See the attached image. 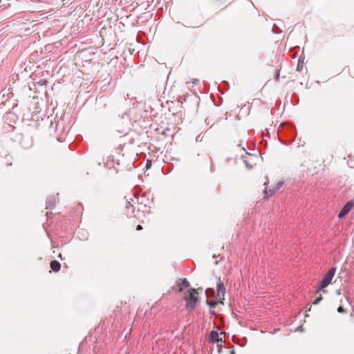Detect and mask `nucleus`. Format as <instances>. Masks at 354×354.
I'll return each instance as SVG.
<instances>
[{
	"mask_svg": "<svg viewBox=\"0 0 354 354\" xmlns=\"http://www.w3.org/2000/svg\"><path fill=\"white\" fill-rule=\"evenodd\" d=\"M335 272L336 268L335 267H332L328 270L324 278L322 279L319 287L315 292L316 295L319 294L322 289L325 288L330 283L331 280L335 274Z\"/></svg>",
	"mask_w": 354,
	"mask_h": 354,
	"instance_id": "f257e3e1",
	"label": "nucleus"
},
{
	"mask_svg": "<svg viewBox=\"0 0 354 354\" xmlns=\"http://www.w3.org/2000/svg\"><path fill=\"white\" fill-rule=\"evenodd\" d=\"M188 295L185 297L186 301V308L189 311L194 310L198 302V298L192 292H188Z\"/></svg>",
	"mask_w": 354,
	"mask_h": 354,
	"instance_id": "f03ea898",
	"label": "nucleus"
},
{
	"mask_svg": "<svg viewBox=\"0 0 354 354\" xmlns=\"http://www.w3.org/2000/svg\"><path fill=\"white\" fill-rule=\"evenodd\" d=\"M217 295L216 299L221 302L223 299H224V296L225 293V288L224 287L223 283L218 279V281L216 285Z\"/></svg>",
	"mask_w": 354,
	"mask_h": 354,
	"instance_id": "7ed1b4c3",
	"label": "nucleus"
},
{
	"mask_svg": "<svg viewBox=\"0 0 354 354\" xmlns=\"http://www.w3.org/2000/svg\"><path fill=\"white\" fill-rule=\"evenodd\" d=\"M353 205L354 203L352 201L347 202L339 212L338 218H342L344 217L350 212Z\"/></svg>",
	"mask_w": 354,
	"mask_h": 354,
	"instance_id": "20e7f679",
	"label": "nucleus"
},
{
	"mask_svg": "<svg viewBox=\"0 0 354 354\" xmlns=\"http://www.w3.org/2000/svg\"><path fill=\"white\" fill-rule=\"evenodd\" d=\"M183 286H184L185 288H189L190 286L189 282L185 278L180 279L177 281L176 291V292H181V291H183V288H182Z\"/></svg>",
	"mask_w": 354,
	"mask_h": 354,
	"instance_id": "39448f33",
	"label": "nucleus"
},
{
	"mask_svg": "<svg viewBox=\"0 0 354 354\" xmlns=\"http://www.w3.org/2000/svg\"><path fill=\"white\" fill-rule=\"evenodd\" d=\"M209 341L212 343H218L222 342V338L220 337L217 331L212 330L209 333Z\"/></svg>",
	"mask_w": 354,
	"mask_h": 354,
	"instance_id": "423d86ee",
	"label": "nucleus"
},
{
	"mask_svg": "<svg viewBox=\"0 0 354 354\" xmlns=\"http://www.w3.org/2000/svg\"><path fill=\"white\" fill-rule=\"evenodd\" d=\"M283 182L278 183L272 189H270L269 190L267 189V188H265L264 193L265 194H268L269 193V195L267 196H270L273 195L274 193H276L277 191H278L283 185Z\"/></svg>",
	"mask_w": 354,
	"mask_h": 354,
	"instance_id": "0eeeda50",
	"label": "nucleus"
},
{
	"mask_svg": "<svg viewBox=\"0 0 354 354\" xmlns=\"http://www.w3.org/2000/svg\"><path fill=\"white\" fill-rule=\"evenodd\" d=\"M50 268L55 271L57 272L61 268V264L56 260H53L50 263Z\"/></svg>",
	"mask_w": 354,
	"mask_h": 354,
	"instance_id": "6e6552de",
	"label": "nucleus"
},
{
	"mask_svg": "<svg viewBox=\"0 0 354 354\" xmlns=\"http://www.w3.org/2000/svg\"><path fill=\"white\" fill-rule=\"evenodd\" d=\"M55 205V198L53 196L48 198L46 201V209L52 208Z\"/></svg>",
	"mask_w": 354,
	"mask_h": 354,
	"instance_id": "1a4fd4ad",
	"label": "nucleus"
},
{
	"mask_svg": "<svg viewBox=\"0 0 354 354\" xmlns=\"http://www.w3.org/2000/svg\"><path fill=\"white\" fill-rule=\"evenodd\" d=\"M188 292L194 293L197 297V295L202 293L203 288H198L196 289V288H190L189 290H188Z\"/></svg>",
	"mask_w": 354,
	"mask_h": 354,
	"instance_id": "9d476101",
	"label": "nucleus"
},
{
	"mask_svg": "<svg viewBox=\"0 0 354 354\" xmlns=\"http://www.w3.org/2000/svg\"><path fill=\"white\" fill-rule=\"evenodd\" d=\"M214 293H215L214 290L211 288H208L205 290V294L207 295V297L214 296Z\"/></svg>",
	"mask_w": 354,
	"mask_h": 354,
	"instance_id": "9b49d317",
	"label": "nucleus"
},
{
	"mask_svg": "<svg viewBox=\"0 0 354 354\" xmlns=\"http://www.w3.org/2000/svg\"><path fill=\"white\" fill-rule=\"evenodd\" d=\"M206 304L210 308H214L217 304V301H216L215 300H207Z\"/></svg>",
	"mask_w": 354,
	"mask_h": 354,
	"instance_id": "f8f14e48",
	"label": "nucleus"
},
{
	"mask_svg": "<svg viewBox=\"0 0 354 354\" xmlns=\"http://www.w3.org/2000/svg\"><path fill=\"white\" fill-rule=\"evenodd\" d=\"M323 297L322 296V295H319L315 300L313 302V304L314 305H317L322 300Z\"/></svg>",
	"mask_w": 354,
	"mask_h": 354,
	"instance_id": "ddd939ff",
	"label": "nucleus"
},
{
	"mask_svg": "<svg viewBox=\"0 0 354 354\" xmlns=\"http://www.w3.org/2000/svg\"><path fill=\"white\" fill-rule=\"evenodd\" d=\"M348 165L350 167L354 168V158H352L351 157H349V160H348Z\"/></svg>",
	"mask_w": 354,
	"mask_h": 354,
	"instance_id": "4468645a",
	"label": "nucleus"
},
{
	"mask_svg": "<svg viewBox=\"0 0 354 354\" xmlns=\"http://www.w3.org/2000/svg\"><path fill=\"white\" fill-rule=\"evenodd\" d=\"M337 312L339 313H343L346 312V310L342 306H339L337 308Z\"/></svg>",
	"mask_w": 354,
	"mask_h": 354,
	"instance_id": "2eb2a0df",
	"label": "nucleus"
},
{
	"mask_svg": "<svg viewBox=\"0 0 354 354\" xmlns=\"http://www.w3.org/2000/svg\"><path fill=\"white\" fill-rule=\"evenodd\" d=\"M151 165H152L151 161L149 160H147V163H146L147 169H149L151 167Z\"/></svg>",
	"mask_w": 354,
	"mask_h": 354,
	"instance_id": "dca6fc26",
	"label": "nucleus"
},
{
	"mask_svg": "<svg viewBox=\"0 0 354 354\" xmlns=\"http://www.w3.org/2000/svg\"><path fill=\"white\" fill-rule=\"evenodd\" d=\"M142 229V225H138L136 227V230H141Z\"/></svg>",
	"mask_w": 354,
	"mask_h": 354,
	"instance_id": "f3484780",
	"label": "nucleus"
},
{
	"mask_svg": "<svg viewBox=\"0 0 354 354\" xmlns=\"http://www.w3.org/2000/svg\"><path fill=\"white\" fill-rule=\"evenodd\" d=\"M300 59H301V57H299V62H300ZM300 67H301V65H300V64H299V63H298V64H297V70H298V71H299V70H301V69H300Z\"/></svg>",
	"mask_w": 354,
	"mask_h": 354,
	"instance_id": "a211bd4d",
	"label": "nucleus"
},
{
	"mask_svg": "<svg viewBox=\"0 0 354 354\" xmlns=\"http://www.w3.org/2000/svg\"><path fill=\"white\" fill-rule=\"evenodd\" d=\"M80 232L84 233V231H82V230H77V231H76V233H77V234H79Z\"/></svg>",
	"mask_w": 354,
	"mask_h": 354,
	"instance_id": "6ab92c4d",
	"label": "nucleus"
},
{
	"mask_svg": "<svg viewBox=\"0 0 354 354\" xmlns=\"http://www.w3.org/2000/svg\"><path fill=\"white\" fill-rule=\"evenodd\" d=\"M244 162H245V165H246L247 167H249V165H248V162H247V161L244 160Z\"/></svg>",
	"mask_w": 354,
	"mask_h": 354,
	"instance_id": "aec40b11",
	"label": "nucleus"
},
{
	"mask_svg": "<svg viewBox=\"0 0 354 354\" xmlns=\"http://www.w3.org/2000/svg\"><path fill=\"white\" fill-rule=\"evenodd\" d=\"M230 354H235L234 351H232L230 352Z\"/></svg>",
	"mask_w": 354,
	"mask_h": 354,
	"instance_id": "412c9836",
	"label": "nucleus"
},
{
	"mask_svg": "<svg viewBox=\"0 0 354 354\" xmlns=\"http://www.w3.org/2000/svg\"><path fill=\"white\" fill-rule=\"evenodd\" d=\"M196 82H198V80H196V81L194 82V84H196Z\"/></svg>",
	"mask_w": 354,
	"mask_h": 354,
	"instance_id": "4be33fe9",
	"label": "nucleus"
},
{
	"mask_svg": "<svg viewBox=\"0 0 354 354\" xmlns=\"http://www.w3.org/2000/svg\"><path fill=\"white\" fill-rule=\"evenodd\" d=\"M196 82H198V80H196V81L194 82V84H196Z\"/></svg>",
	"mask_w": 354,
	"mask_h": 354,
	"instance_id": "5701e85b",
	"label": "nucleus"
},
{
	"mask_svg": "<svg viewBox=\"0 0 354 354\" xmlns=\"http://www.w3.org/2000/svg\"><path fill=\"white\" fill-rule=\"evenodd\" d=\"M196 82H198V80H196V81L194 82V84H196Z\"/></svg>",
	"mask_w": 354,
	"mask_h": 354,
	"instance_id": "b1692460",
	"label": "nucleus"
},
{
	"mask_svg": "<svg viewBox=\"0 0 354 354\" xmlns=\"http://www.w3.org/2000/svg\"><path fill=\"white\" fill-rule=\"evenodd\" d=\"M59 257L61 259H62V254H61L59 255Z\"/></svg>",
	"mask_w": 354,
	"mask_h": 354,
	"instance_id": "393cba45",
	"label": "nucleus"
},
{
	"mask_svg": "<svg viewBox=\"0 0 354 354\" xmlns=\"http://www.w3.org/2000/svg\"><path fill=\"white\" fill-rule=\"evenodd\" d=\"M12 165L11 163H8V164H7V166H10V165Z\"/></svg>",
	"mask_w": 354,
	"mask_h": 354,
	"instance_id": "a878e982",
	"label": "nucleus"
},
{
	"mask_svg": "<svg viewBox=\"0 0 354 354\" xmlns=\"http://www.w3.org/2000/svg\"><path fill=\"white\" fill-rule=\"evenodd\" d=\"M84 233H86V232H84L83 234H84ZM85 236V234H82V236Z\"/></svg>",
	"mask_w": 354,
	"mask_h": 354,
	"instance_id": "bb28decb",
	"label": "nucleus"
}]
</instances>
